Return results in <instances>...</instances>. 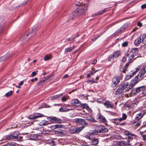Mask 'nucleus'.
<instances>
[{"instance_id":"nucleus-1","label":"nucleus","mask_w":146,"mask_h":146,"mask_svg":"<svg viewBox=\"0 0 146 146\" xmlns=\"http://www.w3.org/2000/svg\"><path fill=\"white\" fill-rule=\"evenodd\" d=\"M138 52V49L137 48L132 49L131 51L127 55L128 57L129 60V62L127 63L124 67L120 69L121 72L125 73L127 70V67L130 62H133L137 57L136 56V54Z\"/></svg>"},{"instance_id":"nucleus-2","label":"nucleus","mask_w":146,"mask_h":146,"mask_svg":"<svg viewBox=\"0 0 146 146\" xmlns=\"http://www.w3.org/2000/svg\"><path fill=\"white\" fill-rule=\"evenodd\" d=\"M87 7L86 5H81L77 8L72 13L74 17H76L84 13L87 9Z\"/></svg>"},{"instance_id":"nucleus-3","label":"nucleus","mask_w":146,"mask_h":146,"mask_svg":"<svg viewBox=\"0 0 146 146\" xmlns=\"http://www.w3.org/2000/svg\"><path fill=\"white\" fill-rule=\"evenodd\" d=\"M108 129L105 127L102 126H100L96 127L92 134L94 135H97L98 133H105L108 131Z\"/></svg>"},{"instance_id":"nucleus-4","label":"nucleus","mask_w":146,"mask_h":146,"mask_svg":"<svg viewBox=\"0 0 146 146\" xmlns=\"http://www.w3.org/2000/svg\"><path fill=\"white\" fill-rule=\"evenodd\" d=\"M145 90V88L143 86L137 88L135 89H133L131 91L132 94L134 95H138L139 94L140 95H141V96H143V92Z\"/></svg>"},{"instance_id":"nucleus-5","label":"nucleus","mask_w":146,"mask_h":146,"mask_svg":"<svg viewBox=\"0 0 146 146\" xmlns=\"http://www.w3.org/2000/svg\"><path fill=\"white\" fill-rule=\"evenodd\" d=\"M130 144L123 141H114L112 143V146H130Z\"/></svg>"},{"instance_id":"nucleus-6","label":"nucleus","mask_w":146,"mask_h":146,"mask_svg":"<svg viewBox=\"0 0 146 146\" xmlns=\"http://www.w3.org/2000/svg\"><path fill=\"white\" fill-rule=\"evenodd\" d=\"M83 126H81L78 128H76L74 127H71L69 128L70 133L72 134L78 133L81 131L84 128Z\"/></svg>"},{"instance_id":"nucleus-7","label":"nucleus","mask_w":146,"mask_h":146,"mask_svg":"<svg viewBox=\"0 0 146 146\" xmlns=\"http://www.w3.org/2000/svg\"><path fill=\"white\" fill-rule=\"evenodd\" d=\"M6 140H11L12 139H15L18 140L19 139V136L17 133H14L12 134L9 135H8L5 137Z\"/></svg>"},{"instance_id":"nucleus-8","label":"nucleus","mask_w":146,"mask_h":146,"mask_svg":"<svg viewBox=\"0 0 146 146\" xmlns=\"http://www.w3.org/2000/svg\"><path fill=\"white\" fill-rule=\"evenodd\" d=\"M53 75L51 74L48 75L46 77H43V78L41 79L40 81L37 83V84L38 86L42 85L45 81L49 79V78H51L52 76Z\"/></svg>"},{"instance_id":"nucleus-9","label":"nucleus","mask_w":146,"mask_h":146,"mask_svg":"<svg viewBox=\"0 0 146 146\" xmlns=\"http://www.w3.org/2000/svg\"><path fill=\"white\" fill-rule=\"evenodd\" d=\"M73 121L76 123H78L82 125H86L88 124V123L86 122L84 120L82 119H75L73 120Z\"/></svg>"},{"instance_id":"nucleus-10","label":"nucleus","mask_w":146,"mask_h":146,"mask_svg":"<svg viewBox=\"0 0 146 146\" xmlns=\"http://www.w3.org/2000/svg\"><path fill=\"white\" fill-rule=\"evenodd\" d=\"M125 89L123 84L119 85L117 90L115 91L116 95H119L122 93Z\"/></svg>"},{"instance_id":"nucleus-11","label":"nucleus","mask_w":146,"mask_h":146,"mask_svg":"<svg viewBox=\"0 0 146 146\" xmlns=\"http://www.w3.org/2000/svg\"><path fill=\"white\" fill-rule=\"evenodd\" d=\"M120 81V77L117 76L114 77L112 80V85L114 86H116Z\"/></svg>"},{"instance_id":"nucleus-12","label":"nucleus","mask_w":146,"mask_h":146,"mask_svg":"<svg viewBox=\"0 0 146 146\" xmlns=\"http://www.w3.org/2000/svg\"><path fill=\"white\" fill-rule=\"evenodd\" d=\"M43 115L40 113H36L33 115H31L27 118L29 119H35L39 117H42Z\"/></svg>"},{"instance_id":"nucleus-13","label":"nucleus","mask_w":146,"mask_h":146,"mask_svg":"<svg viewBox=\"0 0 146 146\" xmlns=\"http://www.w3.org/2000/svg\"><path fill=\"white\" fill-rule=\"evenodd\" d=\"M104 105L107 108H113L114 106L113 104L111 102L107 101L104 103Z\"/></svg>"},{"instance_id":"nucleus-14","label":"nucleus","mask_w":146,"mask_h":146,"mask_svg":"<svg viewBox=\"0 0 146 146\" xmlns=\"http://www.w3.org/2000/svg\"><path fill=\"white\" fill-rule=\"evenodd\" d=\"M138 82V76H136L131 81L130 84L133 87Z\"/></svg>"},{"instance_id":"nucleus-15","label":"nucleus","mask_w":146,"mask_h":146,"mask_svg":"<svg viewBox=\"0 0 146 146\" xmlns=\"http://www.w3.org/2000/svg\"><path fill=\"white\" fill-rule=\"evenodd\" d=\"M123 86L125 89V91H128L129 90L131 89L133 87L130 84L129 85L128 83L127 82H125L123 84Z\"/></svg>"},{"instance_id":"nucleus-16","label":"nucleus","mask_w":146,"mask_h":146,"mask_svg":"<svg viewBox=\"0 0 146 146\" xmlns=\"http://www.w3.org/2000/svg\"><path fill=\"white\" fill-rule=\"evenodd\" d=\"M48 121L45 120H43L39 123V125L40 126H45L49 124Z\"/></svg>"},{"instance_id":"nucleus-17","label":"nucleus","mask_w":146,"mask_h":146,"mask_svg":"<svg viewBox=\"0 0 146 146\" xmlns=\"http://www.w3.org/2000/svg\"><path fill=\"white\" fill-rule=\"evenodd\" d=\"M145 72V68L143 67L141 69L140 72H139L138 75L140 76L141 77L143 78Z\"/></svg>"},{"instance_id":"nucleus-18","label":"nucleus","mask_w":146,"mask_h":146,"mask_svg":"<svg viewBox=\"0 0 146 146\" xmlns=\"http://www.w3.org/2000/svg\"><path fill=\"white\" fill-rule=\"evenodd\" d=\"M50 121L52 122H55L56 123H60L62 120L60 119H59L56 117H53L52 118L50 117Z\"/></svg>"},{"instance_id":"nucleus-19","label":"nucleus","mask_w":146,"mask_h":146,"mask_svg":"<svg viewBox=\"0 0 146 146\" xmlns=\"http://www.w3.org/2000/svg\"><path fill=\"white\" fill-rule=\"evenodd\" d=\"M144 115V113L143 112H141L136 115L135 117V119L136 120H140L143 117Z\"/></svg>"},{"instance_id":"nucleus-20","label":"nucleus","mask_w":146,"mask_h":146,"mask_svg":"<svg viewBox=\"0 0 146 146\" xmlns=\"http://www.w3.org/2000/svg\"><path fill=\"white\" fill-rule=\"evenodd\" d=\"M82 103L77 99H75L74 100V105L77 107H80Z\"/></svg>"},{"instance_id":"nucleus-21","label":"nucleus","mask_w":146,"mask_h":146,"mask_svg":"<svg viewBox=\"0 0 146 146\" xmlns=\"http://www.w3.org/2000/svg\"><path fill=\"white\" fill-rule=\"evenodd\" d=\"M11 55L9 54H7L4 55V56L0 58V60L1 61H4L7 58L10 57Z\"/></svg>"},{"instance_id":"nucleus-22","label":"nucleus","mask_w":146,"mask_h":146,"mask_svg":"<svg viewBox=\"0 0 146 146\" xmlns=\"http://www.w3.org/2000/svg\"><path fill=\"white\" fill-rule=\"evenodd\" d=\"M133 137H136V135H135L131 134L130 135H128L127 137V139H128L127 141V142L128 143H129L130 141L132 140Z\"/></svg>"},{"instance_id":"nucleus-23","label":"nucleus","mask_w":146,"mask_h":146,"mask_svg":"<svg viewBox=\"0 0 146 146\" xmlns=\"http://www.w3.org/2000/svg\"><path fill=\"white\" fill-rule=\"evenodd\" d=\"M98 119L101 122L105 123L106 122V120L105 117L102 115H99Z\"/></svg>"},{"instance_id":"nucleus-24","label":"nucleus","mask_w":146,"mask_h":146,"mask_svg":"<svg viewBox=\"0 0 146 146\" xmlns=\"http://www.w3.org/2000/svg\"><path fill=\"white\" fill-rule=\"evenodd\" d=\"M92 144L94 145H97L99 141L98 139L93 138L91 140Z\"/></svg>"},{"instance_id":"nucleus-25","label":"nucleus","mask_w":146,"mask_h":146,"mask_svg":"<svg viewBox=\"0 0 146 146\" xmlns=\"http://www.w3.org/2000/svg\"><path fill=\"white\" fill-rule=\"evenodd\" d=\"M146 35L144 34H142L139 37H138L141 40V42H142L146 38Z\"/></svg>"},{"instance_id":"nucleus-26","label":"nucleus","mask_w":146,"mask_h":146,"mask_svg":"<svg viewBox=\"0 0 146 146\" xmlns=\"http://www.w3.org/2000/svg\"><path fill=\"white\" fill-rule=\"evenodd\" d=\"M75 48V46H74L72 47H68L65 49L64 52L65 53H67L71 51L74 49Z\"/></svg>"},{"instance_id":"nucleus-27","label":"nucleus","mask_w":146,"mask_h":146,"mask_svg":"<svg viewBox=\"0 0 146 146\" xmlns=\"http://www.w3.org/2000/svg\"><path fill=\"white\" fill-rule=\"evenodd\" d=\"M115 58L118 57L120 54V51L119 50L114 52L112 54Z\"/></svg>"},{"instance_id":"nucleus-28","label":"nucleus","mask_w":146,"mask_h":146,"mask_svg":"<svg viewBox=\"0 0 146 146\" xmlns=\"http://www.w3.org/2000/svg\"><path fill=\"white\" fill-rule=\"evenodd\" d=\"M122 121L120 118L118 119H113V123L116 125H118L120 122Z\"/></svg>"},{"instance_id":"nucleus-29","label":"nucleus","mask_w":146,"mask_h":146,"mask_svg":"<svg viewBox=\"0 0 146 146\" xmlns=\"http://www.w3.org/2000/svg\"><path fill=\"white\" fill-rule=\"evenodd\" d=\"M52 58V55L51 54H48L46 55L44 57V60L47 61L50 59Z\"/></svg>"},{"instance_id":"nucleus-30","label":"nucleus","mask_w":146,"mask_h":146,"mask_svg":"<svg viewBox=\"0 0 146 146\" xmlns=\"http://www.w3.org/2000/svg\"><path fill=\"white\" fill-rule=\"evenodd\" d=\"M80 107H81L83 108H85L88 110L90 109L88 105L86 104H82Z\"/></svg>"},{"instance_id":"nucleus-31","label":"nucleus","mask_w":146,"mask_h":146,"mask_svg":"<svg viewBox=\"0 0 146 146\" xmlns=\"http://www.w3.org/2000/svg\"><path fill=\"white\" fill-rule=\"evenodd\" d=\"M63 126L62 125H55L51 126V128L52 129H54L57 128H61Z\"/></svg>"},{"instance_id":"nucleus-32","label":"nucleus","mask_w":146,"mask_h":146,"mask_svg":"<svg viewBox=\"0 0 146 146\" xmlns=\"http://www.w3.org/2000/svg\"><path fill=\"white\" fill-rule=\"evenodd\" d=\"M141 42H142L138 38H137L134 41V44L136 46H138Z\"/></svg>"},{"instance_id":"nucleus-33","label":"nucleus","mask_w":146,"mask_h":146,"mask_svg":"<svg viewBox=\"0 0 146 146\" xmlns=\"http://www.w3.org/2000/svg\"><path fill=\"white\" fill-rule=\"evenodd\" d=\"M115 58L113 54L109 56L108 58V60L109 61H111L112 60H113Z\"/></svg>"},{"instance_id":"nucleus-34","label":"nucleus","mask_w":146,"mask_h":146,"mask_svg":"<svg viewBox=\"0 0 146 146\" xmlns=\"http://www.w3.org/2000/svg\"><path fill=\"white\" fill-rule=\"evenodd\" d=\"M141 121L140 120H137V121L134 122L133 124L136 127H138L141 124Z\"/></svg>"},{"instance_id":"nucleus-35","label":"nucleus","mask_w":146,"mask_h":146,"mask_svg":"<svg viewBox=\"0 0 146 146\" xmlns=\"http://www.w3.org/2000/svg\"><path fill=\"white\" fill-rule=\"evenodd\" d=\"M127 117V116L124 113H123L122 117L120 118L121 119V120L122 121L123 120H125Z\"/></svg>"},{"instance_id":"nucleus-36","label":"nucleus","mask_w":146,"mask_h":146,"mask_svg":"<svg viewBox=\"0 0 146 146\" xmlns=\"http://www.w3.org/2000/svg\"><path fill=\"white\" fill-rule=\"evenodd\" d=\"M134 75L133 74H132V73L131 74H129V75H127L125 78V79L126 80H127L133 77Z\"/></svg>"},{"instance_id":"nucleus-37","label":"nucleus","mask_w":146,"mask_h":146,"mask_svg":"<svg viewBox=\"0 0 146 146\" xmlns=\"http://www.w3.org/2000/svg\"><path fill=\"white\" fill-rule=\"evenodd\" d=\"M31 139H32L33 140H35L36 139V138H37V135L35 134H32L31 135Z\"/></svg>"},{"instance_id":"nucleus-38","label":"nucleus","mask_w":146,"mask_h":146,"mask_svg":"<svg viewBox=\"0 0 146 146\" xmlns=\"http://www.w3.org/2000/svg\"><path fill=\"white\" fill-rule=\"evenodd\" d=\"M140 68V67L139 66H138L137 68H136L135 70L132 73V74H133L134 75L137 72L139 71Z\"/></svg>"},{"instance_id":"nucleus-39","label":"nucleus","mask_w":146,"mask_h":146,"mask_svg":"<svg viewBox=\"0 0 146 146\" xmlns=\"http://www.w3.org/2000/svg\"><path fill=\"white\" fill-rule=\"evenodd\" d=\"M127 55L124 56L123 57L122 59L121 60V62L124 63L126 61L127 59Z\"/></svg>"},{"instance_id":"nucleus-40","label":"nucleus","mask_w":146,"mask_h":146,"mask_svg":"<svg viewBox=\"0 0 146 146\" xmlns=\"http://www.w3.org/2000/svg\"><path fill=\"white\" fill-rule=\"evenodd\" d=\"M13 92L12 91H11L6 93L5 94V96L7 97H8L12 95Z\"/></svg>"},{"instance_id":"nucleus-41","label":"nucleus","mask_w":146,"mask_h":146,"mask_svg":"<svg viewBox=\"0 0 146 146\" xmlns=\"http://www.w3.org/2000/svg\"><path fill=\"white\" fill-rule=\"evenodd\" d=\"M106 9H105L101 11L100 12H99L98 13V15H102L104 13H105L106 11Z\"/></svg>"},{"instance_id":"nucleus-42","label":"nucleus","mask_w":146,"mask_h":146,"mask_svg":"<svg viewBox=\"0 0 146 146\" xmlns=\"http://www.w3.org/2000/svg\"><path fill=\"white\" fill-rule=\"evenodd\" d=\"M75 38V37L72 36L70 37L69 38H68V40L69 41H71L72 42L74 41Z\"/></svg>"},{"instance_id":"nucleus-43","label":"nucleus","mask_w":146,"mask_h":146,"mask_svg":"<svg viewBox=\"0 0 146 146\" xmlns=\"http://www.w3.org/2000/svg\"><path fill=\"white\" fill-rule=\"evenodd\" d=\"M58 133H60L61 135H63L64 134V131L60 129L58 131H56Z\"/></svg>"},{"instance_id":"nucleus-44","label":"nucleus","mask_w":146,"mask_h":146,"mask_svg":"<svg viewBox=\"0 0 146 146\" xmlns=\"http://www.w3.org/2000/svg\"><path fill=\"white\" fill-rule=\"evenodd\" d=\"M124 29H125V28L123 29V27H121L117 30L116 32V33L118 34L120 33L121 31L124 30Z\"/></svg>"},{"instance_id":"nucleus-45","label":"nucleus","mask_w":146,"mask_h":146,"mask_svg":"<svg viewBox=\"0 0 146 146\" xmlns=\"http://www.w3.org/2000/svg\"><path fill=\"white\" fill-rule=\"evenodd\" d=\"M60 97V96L59 95H56L54 96H53L51 97V99L52 100L57 99L58 98H59Z\"/></svg>"},{"instance_id":"nucleus-46","label":"nucleus","mask_w":146,"mask_h":146,"mask_svg":"<svg viewBox=\"0 0 146 146\" xmlns=\"http://www.w3.org/2000/svg\"><path fill=\"white\" fill-rule=\"evenodd\" d=\"M87 120L90 121H92L93 122H96V121L95 120L91 117H90L89 119H87Z\"/></svg>"},{"instance_id":"nucleus-47","label":"nucleus","mask_w":146,"mask_h":146,"mask_svg":"<svg viewBox=\"0 0 146 146\" xmlns=\"http://www.w3.org/2000/svg\"><path fill=\"white\" fill-rule=\"evenodd\" d=\"M38 72V71L37 70L36 71H34L32 72L31 74V76L33 77L34 76H35L37 74Z\"/></svg>"},{"instance_id":"nucleus-48","label":"nucleus","mask_w":146,"mask_h":146,"mask_svg":"<svg viewBox=\"0 0 146 146\" xmlns=\"http://www.w3.org/2000/svg\"><path fill=\"white\" fill-rule=\"evenodd\" d=\"M123 134L124 135L127 136L131 134L129 131H125L123 132Z\"/></svg>"},{"instance_id":"nucleus-49","label":"nucleus","mask_w":146,"mask_h":146,"mask_svg":"<svg viewBox=\"0 0 146 146\" xmlns=\"http://www.w3.org/2000/svg\"><path fill=\"white\" fill-rule=\"evenodd\" d=\"M67 100V97H66L65 96H63L62 98L61 101L63 102H64L66 101Z\"/></svg>"},{"instance_id":"nucleus-50","label":"nucleus","mask_w":146,"mask_h":146,"mask_svg":"<svg viewBox=\"0 0 146 146\" xmlns=\"http://www.w3.org/2000/svg\"><path fill=\"white\" fill-rule=\"evenodd\" d=\"M128 43L126 42H125L123 43L122 44V46L123 47H125L127 45Z\"/></svg>"},{"instance_id":"nucleus-51","label":"nucleus","mask_w":146,"mask_h":146,"mask_svg":"<svg viewBox=\"0 0 146 146\" xmlns=\"http://www.w3.org/2000/svg\"><path fill=\"white\" fill-rule=\"evenodd\" d=\"M59 111L60 112H65V111L64 110L63 107L60 108L59 109Z\"/></svg>"},{"instance_id":"nucleus-52","label":"nucleus","mask_w":146,"mask_h":146,"mask_svg":"<svg viewBox=\"0 0 146 146\" xmlns=\"http://www.w3.org/2000/svg\"><path fill=\"white\" fill-rule=\"evenodd\" d=\"M146 8V4H144L142 5L141 6L142 9H145Z\"/></svg>"},{"instance_id":"nucleus-53","label":"nucleus","mask_w":146,"mask_h":146,"mask_svg":"<svg viewBox=\"0 0 146 146\" xmlns=\"http://www.w3.org/2000/svg\"><path fill=\"white\" fill-rule=\"evenodd\" d=\"M38 80V78H35L34 79H32L31 80V81L32 82H34L35 81H36Z\"/></svg>"},{"instance_id":"nucleus-54","label":"nucleus","mask_w":146,"mask_h":146,"mask_svg":"<svg viewBox=\"0 0 146 146\" xmlns=\"http://www.w3.org/2000/svg\"><path fill=\"white\" fill-rule=\"evenodd\" d=\"M49 143H50L52 145H53L54 144V142L52 140H50L49 141Z\"/></svg>"},{"instance_id":"nucleus-55","label":"nucleus","mask_w":146,"mask_h":146,"mask_svg":"<svg viewBox=\"0 0 146 146\" xmlns=\"http://www.w3.org/2000/svg\"><path fill=\"white\" fill-rule=\"evenodd\" d=\"M138 103H132L131 105V106L136 107V106H137V105Z\"/></svg>"},{"instance_id":"nucleus-56","label":"nucleus","mask_w":146,"mask_h":146,"mask_svg":"<svg viewBox=\"0 0 146 146\" xmlns=\"http://www.w3.org/2000/svg\"><path fill=\"white\" fill-rule=\"evenodd\" d=\"M63 108L64 109V110L65 111V112L68 111L70 110V109L67 108L66 107H64Z\"/></svg>"},{"instance_id":"nucleus-57","label":"nucleus","mask_w":146,"mask_h":146,"mask_svg":"<svg viewBox=\"0 0 146 146\" xmlns=\"http://www.w3.org/2000/svg\"><path fill=\"white\" fill-rule=\"evenodd\" d=\"M97 102H99L100 103H104L103 102V101L102 100H97Z\"/></svg>"},{"instance_id":"nucleus-58","label":"nucleus","mask_w":146,"mask_h":146,"mask_svg":"<svg viewBox=\"0 0 146 146\" xmlns=\"http://www.w3.org/2000/svg\"><path fill=\"white\" fill-rule=\"evenodd\" d=\"M142 137L143 138V140L146 141V138H145L146 137V136L145 135H142Z\"/></svg>"},{"instance_id":"nucleus-59","label":"nucleus","mask_w":146,"mask_h":146,"mask_svg":"<svg viewBox=\"0 0 146 146\" xmlns=\"http://www.w3.org/2000/svg\"><path fill=\"white\" fill-rule=\"evenodd\" d=\"M86 137L88 139L91 140L92 139H91L90 135H86Z\"/></svg>"},{"instance_id":"nucleus-60","label":"nucleus","mask_w":146,"mask_h":146,"mask_svg":"<svg viewBox=\"0 0 146 146\" xmlns=\"http://www.w3.org/2000/svg\"><path fill=\"white\" fill-rule=\"evenodd\" d=\"M98 71V70H96L95 71L92 70V72H91V73L90 74V75H92L94 73H95V72H97Z\"/></svg>"},{"instance_id":"nucleus-61","label":"nucleus","mask_w":146,"mask_h":146,"mask_svg":"<svg viewBox=\"0 0 146 146\" xmlns=\"http://www.w3.org/2000/svg\"><path fill=\"white\" fill-rule=\"evenodd\" d=\"M138 28L137 27H136L135 28L133 29L132 31H131V32H133L136 31L137 29Z\"/></svg>"},{"instance_id":"nucleus-62","label":"nucleus","mask_w":146,"mask_h":146,"mask_svg":"<svg viewBox=\"0 0 146 146\" xmlns=\"http://www.w3.org/2000/svg\"><path fill=\"white\" fill-rule=\"evenodd\" d=\"M128 27V26L127 25H124L123 27H123V29L125 28V29L126 28H127Z\"/></svg>"},{"instance_id":"nucleus-63","label":"nucleus","mask_w":146,"mask_h":146,"mask_svg":"<svg viewBox=\"0 0 146 146\" xmlns=\"http://www.w3.org/2000/svg\"><path fill=\"white\" fill-rule=\"evenodd\" d=\"M137 25L138 26L140 27L142 26V24L140 22H138Z\"/></svg>"},{"instance_id":"nucleus-64","label":"nucleus","mask_w":146,"mask_h":146,"mask_svg":"<svg viewBox=\"0 0 146 146\" xmlns=\"http://www.w3.org/2000/svg\"><path fill=\"white\" fill-rule=\"evenodd\" d=\"M68 74H65L63 77V78H68Z\"/></svg>"}]
</instances>
